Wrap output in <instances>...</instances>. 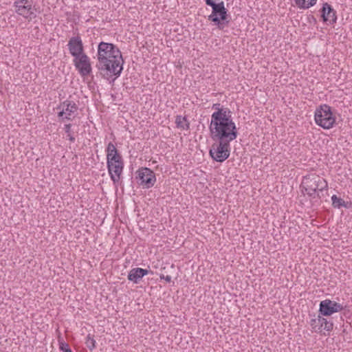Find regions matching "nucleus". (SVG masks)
<instances>
[{
	"label": "nucleus",
	"instance_id": "1",
	"mask_svg": "<svg viewBox=\"0 0 352 352\" xmlns=\"http://www.w3.org/2000/svg\"><path fill=\"white\" fill-rule=\"evenodd\" d=\"M209 130L212 140L233 141L237 138L238 132L232 114L221 117L219 114L211 120Z\"/></svg>",
	"mask_w": 352,
	"mask_h": 352
},
{
	"label": "nucleus",
	"instance_id": "2",
	"mask_svg": "<svg viewBox=\"0 0 352 352\" xmlns=\"http://www.w3.org/2000/svg\"><path fill=\"white\" fill-rule=\"evenodd\" d=\"M206 4L212 8L208 21L214 23L219 30L228 27L231 17L226 8L223 1L216 3L214 0H205Z\"/></svg>",
	"mask_w": 352,
	"mask_h": 352
},
{
	"label": "nucleus",
	"instance_id": "3",
	"mask_svg": "<svg viewBox=\"0 0 352 352\" xmlns=\"http://www.w3.org/2000/svg\"><path fill=\"white\" fill-rule=\"evenodd\" d=\"M301 186L302 191L311 199H320L319 192H322L327 189L328 184L327 181L316 174H310L303 177Z\"/></svg>",
	"mask_w": 352,
	"mask_h": 352
},
{
	"label": "nucleus",
	"instance_id": "4",
	"mask_svg": "<svg viewBox=\"0 0 352 352\" xmlns=\"http://www.w3.org/2000/svg\"><path fill=\"white\" fill-rule=\"evenodd\" d=\"M123 64L122 56H119V58L107 60V63H97L96 67L103 77L108 80L111 77L115 76L113 79V82L116 78L120 76L123 70Z\"/></svg>",
	"mask_w": 352,
	"mask_h": 352
},
{
	"label": "nucleus",
	"instance_id": "5",
	"mask_svg": "<svg viewBox=\"0 0 352 352\" xmlns=\"http://www.w3.org/2000/svg\"><path fill=\"white\" fill-rule=\"evenodd\" d=\"M316 123L324 129H329L333 126L336 118L333 116L331 108L327 104H322L316 108L314 113Z\"/></svg>",
	"mask_w": 352,
	"mask_h": 352
},
{
	"label": "nucleus",
	"instance_id": "6",
	"mask_svg": "<svg viewBox=\"0 0 352 352\" xmlns=\"http://www.w3.org/2000/svg\"><path fill=\"white\" fill-rule=\"evenodd\" d=\"M213 140L215 141V143L212 145L209 153L216 162H223L230 156V142L232 141L225 140Z\"/></svg>",
	"mask_w": 352,
	"mask_h": 352
},
{
	"label": "nucleus",
	"instance_id": "7",
	"mask_svg": "<svg viewBox=\"0 0 352 352\" xmlns=\"http://www.w3.org/2000/svg\"><path fill=\"white\" fill-rule=\"evenodd\" d=\"M119 56H122L120 50L113 43L101 41L98 45L97 63H107Z\"/></svg>",
	"mask_w": 352,
	"mask_h": 352
},
{
	"label": "nucleus",
	"instance_id": "8",
	"mask_svg": "<svg viewBox=\"0 0 352 352\" xmlns=\"http://www.w3.org/2000/svg\"><path fill=\"white\" fill-rule=\"evenodd\" d=\"M13 6L15 12L25 19L31 20L36 16L32 0H16Z\"/></svg>",
	"mask_w": 352,
	"mask_h": 352
},
{
	"label": "nucleus",
	"instance_id": "9",
	"mask_svg": "<svg viewBox=\"0 0 352 352\" xmlns=\"http://www.w3.org/2000/svg\"><path fill=\"white\" fill-rule=\"evenodd\" d=\"M107 165L110 177L114 184H116L120 179L124 168L123 160L120 158L115 160V161H107Z\"/></svg>",
	"mask_w": 352,
	"mask_h": 352
},
{
	"label": "nucleus",
	"instance_id": "10",
	"mask_svg": "<svg viewBox=\"0 0 352 352\" xmlns=\"http://www.w3.org/2000/svg\"><path fill=\"white\" fill-rule=\"evenodd\" d=\"M343 309L344 307L341 304L326 299L320 303L319 314L323 316H329Z\"/></svg>",
	"mask_w": 352,
	"mask_h": 352
},
{
	"label": "nucleus",
	"instance_id": "11",
	"mask_svg": "<svg viewBox=\"0 0 352 352\" xmlns=\"http://www.w3.org/2000/svg\"><path fill=\"white\" fill-rule=\"evenodd\" d=\"M137 179L140 184L149 188L154 186L156 177L154 172L148 168H142L138 170Z\"/></svg>",
	"mask_w": 352,
	"mask_h": 352
},
{
	"label": "nucleus",
	"instance_id": "12",
	"mask_svg": "<svg viewBox=\"0 0 352 352\" xmlns=\"http://www.w3.org/2000/svg\"><path fill=\"white\" fill-rule=\"evenodd\" d=\"M60 111L58 113V118L63 120H71V116L78 111L77 104L71 100H67L62 102L57 108Z\"/></svg>",
	"mask_w": 352,
	"mask_h": 352
},
{
	"label": "nucleus",
	"instance_id": "13",
	"mask_svg": "<svg viewBox=\"0 0 352 352\" xmlns=\"http://www.w3.org/2000/svg\"><path fill=\"white\" fill-rule=\"evenodd\" d=\"M74 62L81 76H87L91 72L90 60L86 54L79 56L78 58H74Z\"/></svg>",
	"mask_w": 352,
	"mask_h": 352
},
{
	"label": "nucleus",
	"instance_id": "14",
	"mask_svg": "<svg viewBox=\"0 0 352 352\" xmlns=\"http://www.w3.org/2000/svg\"><path fill=\"white\" fill-rule=\"evenodd\" d=\"M71 55L74 58L85 54L84 46L81 38L79 36L72 37L67 44Z\"/></svg>",
	"mask_w": 352,
	"mask_h": 352
},
{
	"label": "nucleus",
	"instance_id": "15",
	"mask_svg": "<svg viewBox=\"0 0 352 352\" xmlns=\"http://www.w3.org/2000/svg\"><path fill=\"white\" fill-rule=\"evenodd\" d=\"M322 17L324 21H329L331 24L336 22L337 16L336 12L333 10L332 6L328 3H324L322 6Z\"/></svg>",
	"mask_w": 352,
	"mask_h": 352
},
{
	"label": "nucleus",
	"instance_id": "16",
	"mask_svg": "<svg viewBox=\"0 0 352 352\" xmlns=\"http://www.w3.org/2000/svg\"><path fill=\"white\" fill-rule=\"evenodd\" d=\"M149 273L153 274L152 272L146 269L140 267L133 268L129 272L127 278L130 281H132L134 283H138L144 276Z\"/></svg>",
	"mask_w": 352,
	"mask_h": 352
},
{
	"label": "nucleus",
	"instance_id": "17",
	"mask_svg": "<svg viewBox=\"0 0 352 352\" xmlns=\"http://www.w3.org/2000/svg\"><path fill=\"white\" fill-rule=\"evenodd\" d=\"M120 158H122V157L118 153L114 144L112 142H109L107 148V162L115 161V160Z\"/></svg>",
	"mask_w": 352,
	"mask_h": 352
},
{
	"label": "nucleus",
	"instance_id": "18",
	"mask_svg": "<svg viewBox=\"0 0 352 352\" xmlns=\"http://www.w3.org/2000/svg\"><path fill=\"white\" fill-rule=\"evenodd\" d=\"M213 109L215 110L214 112L212 113L211 116V120L214 119V117L218 114H219L221 117H223L224 116H228L231 115L232 112L228 108H223L221 106V104L219 103H215L212 105V107Z\"/></svg>",
	"mask_w": 352,
	"mask_h": 352
},
{
	"label": "nucleus",
	"instance_id": "19",
	"mask_svg": "<svg viewBox=\"0 0 352 352\" xmlns=\"http://www.w3.org/2000/svg\"><path fill=\"white\" fill-rule=\"evenodd\" d=\"M324 318L322 315L319 314L315 318H312L310 321V325L312 329L316 332H320L323 327V322Z\"/></svg>",
	"mask_w": 352,
	"mask_h": 352
},
{
	"label": "nucleus",
	"instance_id": "20",
	"mask_svg": "<svg viewBox=\"0 0 352 352\" xmlns=\"http://www.w3.org/2000/svg\"><path fill=\"white\" fill-rule=\"evenodd\" d=\"M184 122H187V120L186 117H183L182 116H177L175 119V124L178 128H181L183 129H189V123H186L184 124Z\"/></svg>",
	"mask_w": 352,
	"mask_h": 352
},
{
	"label": "nucleus",
	"instance_id": "21",
	"mask_svg": "<svg viewBox=\"0 0 352 352\" xmlns=\"http://www.w3.org/2000/svg\"><path fill=\"white\" fill-rule=\"evenodd\" d=\"M331 200L332 206L334 208H340L341 207H347L346 202L342 199L338 197L336 195L331 197Z\"/></svg>",
	"mask_w": 352,
	"mask_h": 352
},
{
	"label": "nucleus",
	"instance_id": "22",
	"mask_svg": "<svg viewBox=\"0 0 352 352\" xmlns=\"http://www.w3.org/2000/svg\"><path fill=\"white\" fill-rule=\"evenodd\" d=\"M85 344L90 351H93L96 348V341L94 339L93 336L91 334L87 335Z\"/></svg>",
	"mask_w": 352,
	"mask_h": 352
},
{
	"label": "nucleus",
	"instance_id": "23",
	"mask_svg": "<svg viewBox=\"0 0 352 352\" xmlns=\"http://www.w3.org/2000/svg\"><path fill=\"white\" fill-rule=\"evenodd\" d=\"M296 4L298 8L306 9L311 7L312 6H309V2L307 3L306 0H295Z\"/></svg>",
	"mask_w": 352,
	"mask_h": 352
},
{
	"label": "nucleus",
	"instance_id": "24",
	"mask_svg": "<svg viewBox=\"0 0 352 352\" xmlns=\"http://www.w3.org/2000/svg\"><path fill=\"white\" fill-rule=\"evenodd\" d=\"M323 326H324L323 329L324 330H326L327 331H332V329L333 328V323L331 321H329L326 318H324V320L323 322Z\"/></svg>",
	"mask_w": 352,
	"mask_h": 352
},
{
	"label": "nucleus",
	"instance_id": "25",
	"mask_svg": "<svg viewBox=\"0 0 352 352\" xmlns=\"http://www.w3.org/2000/svg\"><path fill=\"white\" fill-rule=\"evenodd\" d=\"M60 349L63 352H72V351L69 348V345L67 344H66V343L61 342L60 344Z\"/></svg>",
	"mask_w": 352,
	"mask_h": 352
},
{
	"label": "nucleus",
	"instance_id": "26",
	"mask_svg": "<svg viewBox=\"0 0 352 352\" xmlns=\"http://www.w3.org/2000/svg\"><path fill=\"white\" fill-rule=\"evenodd\" d=\"M161 279H164L166 282L170 283L171 281V276H164V275H160Z\"/></svg>",
	"mask_w": 352,
	"mask_h": 352
},
{
	"label": "nucleus",
	"instance_id": "27",
	"mask_svg": "<svg viewBox=\"0 0 352 352\" xmlns=\"http://www.w3.org/2000/svg\"><path fill=\"white\" fill-rule=\"evenodd\" d=\"M71 127H72V124H65V133H67V134H68V133H70V131H71Z\"/></svg>",
	"mask_w": 352,
	"mask_h": 352
},
{
	"label": "nucleus",
	"instance_id": "28",
	"mask_svg": "<svg viewBox=\"0 0 352 352\" xmlns=\"http://www.w3.org/2000/svg\"><path fill=\"white\" fill-rule=\"evenodd\" d=\"M67 137H68L69 140L70 142H75V138L73 135H72L70 133L67 134Z\"/></svg>",
	"mask_w": 352,
	"mask_h": 352
},
{
	"label": "nucleus",
	"instance_id": "29",
	"mask_svg": "<svg viewBox=\"0 0 352 352\" xmlns=\"http://www.w3.org/2000/svg\"><path fill=\"white\" fill-rule=\"evenodd\" d=\"M317 0H310L309 6H314L316 3Z\"/></svg>",
	"mask_w": 352,
	"mask_h": 352
}]
</instances>
